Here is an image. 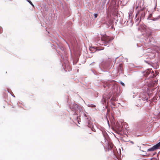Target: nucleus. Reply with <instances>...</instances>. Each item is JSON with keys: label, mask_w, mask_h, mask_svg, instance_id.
Returning a JSON list of instances; mask_svg holds the SVG:
<instances>
[{"label": "nucleus", "mask_w": 160, "mask_h": 160, "mask_svg": "<svg viewBox=\"0 0 160 160\" xmlns=\"http://www.w3.org/2000/svg\"><path fill=\"white\" fill-rule=\"evenodd\" d=\"M111 85H112L111 89L112 92L114 93L117 92L118 90V88L117 85L116 84L115 81L114 80L108 81L105 83L104 86L105 88L108 87L109 88Z\"/></svg>", "instance_id": "nucleus-1"}, {"label": "nucleus", "mask_w": 160, "mask_h": 160, "mask_svg": "<svg viewBox=\"0 0 160 160\" xmlns=\"http://www.w3.org/2000/svg\"><path fill=\"white\" fill-rule=\"evenodd\" d=\"M113 39V38L110 37L106 35L104 36L102 38V40L104 41L105 43H109L111 40H112Z\"/></svg>", "instance_id": "nucleus-2"}, {"label": "nucleus", "mask_w": 160, "mask_h": 160, "mask_svg": "<svg viewBox=\"0 0 160 160\" xmlns=\"http://www.w3.org/2000/svg\"><path fill=\"white\" fill-rule=\"evenodd\" d=\"M160 147V142L152 147L147 150V152L153 151L158 149Z\"/></svg>", "instance_id": "nucleus-3"}, {"label": "nucleus", "mask_w": 160, "mask_h": 160, "mask_svg": "<svg viewBox=\"0 0 160 160\" xmlns=\"http://www.w3.org/2000/svg\"><path fill=\"white\" fill-rule=\"evenodd\" d=\"M71 109L72 111H78L80 110V108L78 105L76 103H73L70 106Z\"/></svg>", "instance_id": "nucleus-4"}, {"label": "nucleus", "mask_w": 160, "mask_h": 160, "mask_svg": "<svg viewBox=\"0 0 160 160\" xmlns=\"http://www.w3.org/2000/svg\"><path fill=\"white\" fill-rule=\"evenodd\" d=\"M157 81L158 80H157V81L155 80L150 82L148 84V87H154L156 86L157 84Z\"/></svg>", "instance_id": "nucleus-5"}, {"label": "nucleus", "mask_w": 160, "mask_h": 160, "mask_svg": "<svg viewBox=\"0 0 160 160\" xmlns=\"http://www.w3.org/2000/svg\"><path fill=\"white\" fill-rule=\"evenodd\" d=\"M133 13L132 12H130L129 13L128 17L130 19H132L133 17Z\"/></svg>", "instance_id": "nucleus-6"}, {"label": "nucleus", "mask_w": 160, "mask_h": 160, "mask_svg": "<svg viewBox=\"0 0 160 160\" xmlns=\"http://www.w3.org/2000/svg\"><path fill=\"white\" fill-rule=\"evenodd\" d=\"M123 65L122 64H119L118 70H122L123 69Z\"/></svg>", "instance_id": "nucleus-7"}, {"label": "nucleus", "mask_w": 160, "mask_h": 160, "mask_svg": "<svg viewBox=\"0 0 160 160\" xmlns=\"http://www.w3.org/2000/svg\"><path fill=\"white\" fill-rule=\"evenodd\" d=\"M27 1L32 6L34 7V5H33L32 2L30 0H27Z\"/></svg>", "instance_id": "nucleus-8"}, {"label": "nucleus", "mask_w": 160, "mask_h": 160, "mask_svg": "<svg viewBox=\"0 0 160 160\" xmlns=\"http://www.w3.org/2000/svg\"><path fill=\"white\" fill-rule=\"evenodd\" d=\"M148 71L147 72H146V74H147V75H146V76H147L148 75H149L150 73V71Z\"/></svg>", "instance_id": "nucleus-9"}, {"label": "nucleus", "mask_w": 160, "mask_h": 160, "mask_svg": "<svg viewBox=\"0 0 160 160\" xmlns=\"http://www.w3.org/2000/svg\"><path fill=\"white\" fill-rule=\"evenodd\" d=\"M152 74H153V76L152 77H155L156 75L154 74V72L153 71H152Z\"/></svg>", "instance_id": "nucleus-10"}, {"label": "nucleus", "mask_w": 160, "mask_h": 160, "mask_svg": "<svg viewBox=\"0 0 160 160\" xmlns=\"http://www.w3.org/2000/svg\"><path fill=\"white\" fill-rule=\"evenodd\" d=\"M98 14L96 13H95L94 14V17L95 18H96L98 17Z\"/></svg>", "instance_id": "nucleus-11"}, {"label": "nucleus", "mask_w": 160, "mask_h": 160, "mask_svg": "<svg viewBox=\"0 0 160 160\" xmlns=\"http://www.w3.org/2000/svg\"><path fill=\"white\" fill-rule=\"evenodd\" d=\"M158 19V18H153V19H152L151 20H153V21H155Z\"/></svg>", "instance_id": "nucleus-12"}, {"label": "nucleus", "mask_w": 160, "mask_h": 160, "mask_svg": "<svg viewBox=\"0 0 160 160\" xmlns=\"http://www.w3.org/2000/svg\"><path fill=\"white\" fill-rule=\"evenodd\" d=\"M152 14H150L148 16V18H151L152 17Z\"/></svg>", "instance_id": "nucleus-13"}, {"label": "nucleus", "mask_w": 160, "mask_h": 160, "mask_svg": "<svg viewBox=\"0 0 160 160\" xmlns=\"http://www.w3.org/2000/svg\"><path fill=\"white\" fill-rule=\"evenodd\" d=\"M120 83H121V84L122 85H123V86H124L125 85L122 82H121Z\"/></svg>", "instance_id": "nucleus-14"}, {"label": "nucleus", "mask_w": 160, "mask_h": 160, "mask_svg": "<svg viewBox=\"0 0 160 160\" xmlns=\"http://www.w3.org/2000/svg\"><path fill=\"white\" fill-rule=\"evenodd\" d=\"M139 20V18H138L136 19V22L138 21Z\"/></svg>", "instance_id": "nucleus-15"}, {"label": "nucleus", "mask_w": 160, "mask_h": 160, "mask_svg": "<svg viewBox=\"0 0 160 160\" xmlns=\"http://www.w3.org/2000/svg\"><path fill=\"white\" fill-rule=\"evenodd\" d=\"M88 126H90V121H89V122H88ZM89 127H90L89 126H88Z\"/></svg>", "instance_id": "nucleus-16"}, {"label": "nucleus", "mask_w": 160, "mask_h": 160, "mask_svg": "<svg viewBox=\"0 0 160 160\" xmlns=\"http://www.w3.org/2000/svg\"><path fill=\"white\" fill-rule=\"evenodd\" d=\"M140 21H141V19H140L139 20V22L137 23V24H139V23L140 22Z\"/></svg>", "instance_id": "nucleus-17"}, {"label": "nucleus", "mask_w": 160, "mask_h": 160, "mask_svg": "<svg viewBox=\"0 0 160 160\" xmlns=\"http://www.w3.org/2000/svg\"><path fill=\"white\" fill-rule=\"evenodd\" d=\"M159 111L160 112V106L159 107Z\"/></svg>", "instance_id": "nucleus-18"}, {"label": "nucleus", "mask_w": 160, "mask_h": 160, "mask_svg": "<svg viewBox=\"0 0 160 160\" xmlns=\"http://www.w3.org/2000/svg\"><path fill=\"white\" fill-rule=\"evenodd\" d=\"M155 71V72H156V73H157V72H156L157 71Z\"/></svg>", "instance_id": "nucleus-19"}, {"label": "nucleus", "mask_w": 160, "mask_h": 160, "mask_svg": "<svg viewBox=\"0 0 160 160\" xmlns=\"http://www.w3.org/2000/svg\"><path fill=\"white\" fill-rule=\"evenodd\" d=\"M147 70H149V69H147Z\"/></svg>", "instance_id": "nucleus-20"}, {"label": "nucleus", "mask_w": 160, "mask_h": 160, "mask_svg": "<svg viewBox=\"0 0 160 160\" xmlns=\"http://www.w3.org/2000/svg\"><path fill=\"white\" fill-rule=\"evenodd\" d=\"M137 16V14L136 15V17Z\"/></svg>", "instance_id": "nucleus-21"}, {"label": "nucleus", "mask_w": 160, "mask_h": 160, "mask_svg": "<svg viewBox=\"0 0 160 160\" xmlns=\"http://www.w3.org/2000/svg\"><path fill=\"white\" fill-rule=\"evenodd\" d=\"M93 106H94V107H95V106L94 105H93Z\"/></svg>", "instance_id": "nucleus-22"}, {"label": "nucleus", "mask_w": 160, "mask_h": 160, "mask_svg": "<svg viewBox=\"0 0 160 160\" xmlns=\"http://www.w3.org/2000/svg\"><path fill=\"white\" fill-rule=\"evenodd\" d=\"M85 116L86 117V114H85Z\"/></svg>", "instance_id": "nucleus-23"}]
</instances>
